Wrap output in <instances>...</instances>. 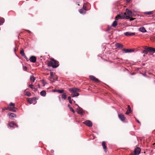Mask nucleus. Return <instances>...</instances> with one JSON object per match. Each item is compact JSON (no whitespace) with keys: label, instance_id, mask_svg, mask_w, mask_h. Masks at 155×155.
<instances>
[{"label":"nucleus","instance_id":"nucleus-1","mask_svg":"<svg viewBox=\"0 0 155 155\" xmlns=\"http://www.w3.org/2000/svg\"><path fill=\"white\" fill-rule=\"evenodd\" d=\"M51 61H49L48 63V66L52 67L53 68H56L59 66L58 62L54 59H51Z\"/></svg>","mask_w":155,"mask_h":155},{"label":"nucleus","instance_id":"nucleus-2","mask_svg":"<svg viewBox=\"0 0 155 155\" xmlns=\"http://www.w3.org/2000/svg\"><path fill=\"white\" fill-rule=\"evenodd\" d=\"M80 91V89L76 88H72L69 89V91L72 94V97L78 96L79 94L78 92H79Z\"/></svg>","mask_w":155,"mask_h":155},{"label":"nucleus","instance_id":"nucleus-3","mask_svg":"<svg viewBox=\"0 0 155 155\" xmlns=\"http://www.w3.org/2000/svg\"><path fill=\"white\" fill-rule=\"evenodd\" d=\"M86 4H84L83 8L80 9L79 10V13L82 14H84L86 12L87 9H86Z\"/></svg>","mask_w":155,"mask_h":155},{"label":"nucleus","instance_id":"nucleus-4","mask_svg":"<svg viewBox=\"0 0 155 155\" xmlns=\"http://www.w3.org/2000/svg\"><path fill=\"white\" fill-rule=\"evenodd\" d=\"M140 148L137 147L135 148L134 152H132L130 155H138L140 153Z\"/></svg>","mask_w":155,"mask_h":155},{"label":"nucleus","instance_id":"nucleus-5","mask_svg":"<svg viewBox=\"0 0 155 155\" xmlns=\"http://www.w3.org/2000/svg\"><path fill=\"white\" fill-rule=\"evenodd\" d=\"M89 78L92 81L96 82L98 83L100 82V81L97 78H96L94 76L91 75L89 76Z\"/></svg>","mask_w":155,"mask_h":155},{"label":"nucleus","instance_id":"nucleus-6","mask_svg":"<svg viewBox=\"0 0 155 155\" xmlns=\"http://www.w3.org/2000/svg\"><path fill=\"white\" fill-rule=\"evenodd\" d=\"M8 125L11 127H18V125L13 121H12L9 123Z\"/></svg>","mask_w":155,"mask_h":155},{"label":"nucleus","instance_id":"nucleus-7","mask_svg":"<svg viewBox=\"0 0 155 155\" xmlns=\"http://www.w3.org/2000/svg\"><path fill=\"white\" fill-rule=\"evenodd\" d=\"M77 112L78 114H81V115H83L84 114V112L83 110L82 109L81 107L79 108H77Z\"/></svg>","mask_w":155,"mask_h":155},{"label":"nucleus","instance_id":"nucleus-8","mask_svg":"<svg viewBox=\"0 0 155 155\" xmlns=\"http://www.w3.org/2000/svg\"><path fill=\"white\" fill-rule=\"evenodd\" d=\"M119 118L122 121H124L126 119L124 115L122 114H120L118 115Z\"/></svg>","mask_w":155,"mask_h":155},{"label":"nucleus","instance_id":"nucleus-9","mask_svg":"<svg viewBox=\"0 0 155 155\" xmlns=\"http://www.w3.org/2000/svg\"><path fill=\"white\" fill-rule=\"evenodd\" d=\"M143 48L145 49V50L143 51V53L145 54H147L148 52H149V47L145 46H144Z\"/></svg>","mask_w":155,"mask_h":155},{"label":"nucleus","instance_id":"nucleus-10","mask_svg":"<svg viewBox=\"0 0 155 155\" xmlns=\"http://www.w3.org/2000/svg\"><path fill=\"white\" fill-rule=\"evenodd\" d=\"M124 34L127 36H130L135 35V33H131L129 32H127L124 33Z\"/></svg>","mask_w":155,"mask_h":155},{"label":"nucleus","instance_id":"nucleus-11","mask_svg":"<svg viewBox=\"0 0 155 155\" xmlns=\"http://www.w3.org/2000/svg\"><path fill=\"white\" fill-rule=\"evenodd\" d=\"M29 60L31 62L35 63L36 61V58L35 56H32L30 57Z\"/></svg>","mask_w":155,"mask_h":155},{"label":"nucleus","instance_id":"nucleus-12","mask_svg":"<svg viewBox=\"0 0 155 155\" xmlns=\"http://www.w3.org/2000/svg\"><path fill=\"white\" fill-rule=\"evenodd\" d=\"M125 17H123L122 16H121L120 15H117L115 17V19L116 20H117L119 19H125Z\"/></svg>","mask_w":155,"mask_h":155},{"label":"nucleus","instance_id":"nucleus-13","mask_svg":"<svg viewBox=\"0 0 155 155\" xmlns=\"http://www.w3.org/2000/svg\"><path fill=\"white\" fill-rule=\"evenodd\" d=\"M126 14H127V15L129 16H133L132 12L129 10L128 9H126Z\"/></svg>","mask_w":155,"mask_h":155},{"label":"nucleus","instance_id":"nucleus-14","mask_svg":"<svg viewBox=\"0 0 155 155\" xmlns=\"http://www.w3.org/2000/svg\"><path fill=\"white\" fill-rule=\"evenodd\" d=\"M115 46L117 48H122L124 47L123 45L122 44L118 43L115 44Z\"/></svg>","mask_w":155,"mask_h":155},{"label":"nucleus","instance_id":"nucleus-15","mask_svg":"<svg viewBox=\"0 0 155 155\" xmlns=\"http://www.w3.org/2000/svg\"><path fill=\"white\" fill-rule=\"evenodd\" d=\"M122 51L125 53H128L133 51L134 50L133 49H123L122 50Z\"/></svg>","mask_w":155,"mask_h":155},{"label":"nucleus","instance_id":"nucleus-16","mask_svg":"<svg viewBox=\"0 0 155 155\" xmlns=\"http://www.w3.org/2000/svg\"><path fill=\"white\" fill-rule=\"evenodd\" d=\"M35 101V98L33 97L32 98H29L28 100V101L30 104H32L34 101Z\"/></svg>","mask_w":155,"mask_h":155},{"label":"nucleus","instance_id":"nucleus-17","mask_svg":"<svg viewBox=\"0 0 155 155\" xmlns=\"http://www.w3.org/2000/svg\"><path fill=\"white\" fill-rule=\"evenodd\" d=\"M127 111L125 113V114L127 115L129 114L130 113L132 112L131 107L130 105H127Z\"/></svg>","mask_w":155,"mask_h":155},{"label":"nucleus","instance_id":"nucleus-18","mask_svg":"<svg viewBox=\"0 0 155 155\" xmlns=\"http://www.w3.org/2000/svg\"><path fill=\"white\" fill-rule=\"evenodd\" d=\"M102 146L105 152L107 151V147L106 146V143L104 141H103L102 143Z\"/></svg>","mask_w":155,"mask_h":155},{"label":"nucleus","instance_id":"nucleus-19","mask_svg":"<svg viewBox=\"0 0 155 155\" xmlns=\"http://www.w3.org/2000/svg\"><path fill=\"white\" fill-rule=\"evenodd\" d=\"M8 115L11 118H14L16 117V115L12 113H8Z\"/></svg>","mask_w":155,"mask_h":155},{"label":"nucleus","instance_id":"nucleus-20","mask_svg":"<svg viewBox=\"0 0 155 155\" xmlns=\"http://www.w3.org/2000/svg\"><path fill=\"white\" fill-rule=\"evenodd\" d=\"M149 52L154 53L155 52V48L152 47H149Z\"/></svg>","mask_w":155,"mask_h":155},{"label":"nucleus","instance_id":"nucleus-21","mask_svg":"<svg viewBox=\"0 0 155 155\" xmlns=\"http://www.w3.org/2000/svg\"><path fill=\"white\" fill-rule=\"evenodd\" d=\"M9 109L11 111L15 112L16 111L17 108L15 107H9Z\"/></svg>","mask_w":155,"mask_h":155},{"label":"nucleus","instance_id":"nucleus-22","mask_svg":"<svg viewBox=\"0 0 155 155\" xmlns=\"http://www.w3.org/2000/svg\"><path fill=\"white\" fill-rule=\"evenodd\" d=\"M117 20H115V21H114L112 23L111 26L113 27H116L117 26Z\"/></svg>","mask_w":155,"mask_h":155},{"label":"nucleus","instance_id":"nucleus-23","mask_svg":"<svg viewBox=\"0 0 155 155\" xmlns=\"http://www.w3.org/2000/svg\"><path fill=\"white\" fill-rule=\"evenodd\" d=\"M46 92L45 91L43 90L40 92V95L43 97H45L46 96Z\"/></svg>","mask_w":155,"mask_h":155},{"label":"nucleus","instance_id":"nucleus-24","mask_svg":"<svg viewBox=\"0 0 155 155\" xmlns=\"http://www.w3.org/2000/svg\"><path fill=\"white\" fill-rule=\"evenodd\" d=\"M139 31L142 32H146V30L144 27H142L140 28Z\"/></svg>","mask_w":155,"mask_h":155},{"label":"nucleus","instance_id":"nucleus-25","mask_svg":"<svg viewBox=\"0 0 155 155\" xmlns=\"http://www.w3.org/2000/svg\"><path fill=\"white\" fill-rule=\"evenodd\" d=\"M120 15L121 16H122L123 17H125V19H126V17L127 16V14H126V12H124V13H122L121 12V13H120Z\"/></svg>","mask_w":155,"mask_h":155},{"label":"nucleus","instance_id":"nucleus-26","mask_svg":"<svg viewBox=\"0 0 155 155\" xmlns=\"http://www.w3.org/2000/svg\"><path fill=\"white\" fill-rule=\"evenodd\" d=\"M61 98L64 100H65L67 98V95L66 93H64L61 96Z\"/></svg>","mask_w":155,"mask_h":155},{"label":"nucleus","instance_id":"nucleus-27","mask_svg":"<svg viewBox=\"0 0 155 155\" xmlns=\"http://www.w3.org/2000/svg\"><path fill=\"white\" fill-rule=\"evenodd\" d=\"M4 21V19L3 18H0V25L3 24Z\"/></svg>","mask_w":155,"mask_h":155},{"label":"nucleus","instance_id":"nucleus-28","mask_svg":"<svg viewBox=\"0 0 155 155\" xmlns=\"http://www.w3.org/2000/svg\"><path fill=\"white\" fill-rule=\"evenodd\" d=\"M92 122L89 120H88V127H92Z\"/></svg>","mask_w":155,"mask_h":155},{"label":"nucleus","instance_id":"nucleus-29","mask_svg":"<svg viewBox=\"0 0 155 155\" xmlns=\"http://www.w3.org/2000/svg\"><path fill=\"white\" fill-rule=\"evenodd\" d=\"M25 94L28 97H30L31 96V93L28 91H25Z\"/></svg>","mask_w":155,"mask_h":155},{"label":"nucleus","instance_id":"nucleus-30","mask_svg":"<svg viewBox=\"0 0 155 155\" xmlns=\"http://www.w3.org/2000/svg\"><path fill=\"white\" fill-rule=\"evenodd\" d=\"M144 14H146L148 15H150L152 14H153V12L150 11V12H146L144 13Z\"/></svg>","mask_w":155,"mask_h":155},{"label":"nucleus","instance_id":"nucleus-31","mask_svg":"<svg viewBox=\"0 0 155 155\" xmlns=\"http://www.w3.org/2000/svg\"><path fill=\"white\" fill-rule=\"evenodd\" d=\"M126 17V19H129L130 21H131L134 20V19H135L134 18H131L130 17H129V16H127Z\"/></svg>","mask_w":155,"mask_h":155},{"label":"nucleus","instance_id":"nucleus-32","mask_svg":"<svg viewBox=\"0 0 155 155\" xmlns=\"http://www.w3.org/2000/svg\"><path fill=\"white\" fill-rule=\"evenodd\" d=\"M20 53L22 56H24L25 55L24 52V51L23 49L20 51Z\"/></svg>","mask_w":155,"mask_h":155},{"label":"nucleus","instance_id":"nucleus-33","mask_svg":"<svg viewBox=\"0 0 155 155\" xmlns=\"http://www.w3.org/2000/svg\"><path fill=\"white\" fill-rule=\"evenodd\" d=\"M31 78H33V79L32 80L33 81V82H34L35 81V78L33 75H32V76H31V77H30V80L31 81Z\"/></svg>","mask_w":155,"mask_h":155},{"label":"nucleus","instance_id":"nucleus-34","mask_svg":"<svg viewBox=\"0 0 155 155\" xmlns=\"http://www.w3.org/2000/svg\"><path fill=\"white\" fill-rule=\"evenodd\" d=\"M56 91H57L58 92V93H63L64 91V90L63 89L61 90H57Z\"/></svg>","mask_w":155,"mask_h":155},{"label":"nucleus","instance_id":"nucleus-35","mask_svg":"<svg viewBox=\"0 0 155 155\" xmlns=\"http://www.w3.org/2000/svg\"><path fill=\"white\" fill-rule=\"evenodd\" d=\"M50 78L52 79L53 78V73L52 71L50 72Z\"/></svg>","mask_w":155,"mask_h":155},{"label":"nucleus","instance_id":"nucleus-36","mask_svg":"<svg viewBox=\"0 0 155 155\" xmlns=\"http://www.w3.org/2000/svg\"><path fill=\"white\" fill-rule=\"evenodd\" d=\"M70 110L73 113H75V111L73 109V108L71 107H70Z\"/></svg>","mask_w":155,"mask_h":155},{"label":"nucleus","instance_id":"nucleus-37","mask_svg":"<svg viewBox=\"0 0 155 155\" xmlns=\"http://www.w3.org/2000/svg\"><path fill=\"white\" fill-rule=\"evenodd\" d=\"M9 105L10 106H12V107H15V104H14L12 103V102H11L9 104Z\"/></svg>","mask_w":155,"mask_h":155},{"label":"nucleus","instance_id":"nucleus-38","mask_svg":"<svg viewBox=\"0 0 155 155\" xmlns=\"http://www.w3.org/2000/svg\"><path fill=\"white\" fill-rule=\"evenodd\" d=\"M42 83L43 84V86H45V84H46V83L45 82V81L43 80L42 81Z\"/></svg>","mask_w":155,"mask_h":155},{"label":"nucleus","instance_id":"nucleus-39","mask_svg":"<svg viewBox=\"0 0 155 155\" xmlns=\"http://www.w3.org/2000/svg\"><path fill=\"white\" fill-rule=\"evenodd\" d=\"M33 85L32 84H31L29 85V87L31 89H33L34 88H33Z\"/></svg>","mask_w":155,"mask_h":155},{"label":"nucleus","instance_id":"nucleus-40","mask_svg":"<svg viewBox=\"0 0 155 155\" xmlns=\"http://www.w3.org/2000/svg\"><path fill=\"white\" fill-rule=\"evenodd\" d=\"M83 124L87 126V120H86L83 123Z\"/></svg>","mask_w":155,"mask_h":155},{"label":"nucleus","instance_id":"nucleus-41","mask_svg":"<svg viewBox=\"0 0 155 155\" xmlns=\"http://www.w3.org/2000/svg\"><path fill=\"white\" fill-rule=\"evenodd\" d=\"M68 99L69 100H71V97L70 96H69L68 97Z\"/></svg>","mask_w":155,"mask_h":155},{"label":"nucleus","instance_id":"nucleus-42","mask_svg":"<svg viewBox=\"0 0 155 155\" xmlns=\"http://www.w3.org/2000/svg\"><path fill=\"white\" fill-rule=\"evenodd\" d=\"M150 39L152 41H153L154 39H155V38L154 37H151L150 38Z\"/></svg>","mask_w":155,"mask_h":155},{"label":"nucleus","instance_id":"nucleus-43","mask_svg":"<svg viewBox=\"0 0 155 155\" xmlns=\"http://www.w3.org/2000/svg\"><path fill=\"white\" fill-rule=\"evenodd\" d=\"M25 59L26 60L28 59V58L26 56V55H25L24 56H23Z\"/></svg>","mask_w":155,"mask_h":155},{"label":"nucleus","instance_id":"nucleus-44","mask_svg":"<svg viewBox=\"0 0 155 155\" xmlns=\"http://www.w3.org/2000/svg\"><path fill=\"white\" fill-rule=\"evenodd\" d=\"M24 68L25 70H26L27 69V67L26 66H25L24 67Z\"/></svg>","mask_w":155,"mask_h":155},{"label":"nucleus","instance_id":"nucleus-45","mask_svg":"<svg viewBox=\"0 0 155 155\" xmlns=\"http://www.w3.org/2000/svg\"><path fill=\"white\" fill-rule=\"evenodd\" d=\"M75 106L77 107V108H79L80 107L78 106V105L77 104H75Z\"/></svg>","mask_w":155,"mask_h":155},{"label":"nucleus","instance_id":"nucleus-46","mask_svg":"<svg viewBox=\"0 0 155 155\" xmlns=\"http://www.w3.org/2000/svg\"><path fill=\"white\" fill-rule=\"evenodd\" d=\"M69 103L71 104L72 103V102L71 100H69Z\"/></svg>","mask_w":155,"mask_h":155},{"label":"nucleus","instance_id":"nucleus-47","mask_svg":"<svg viewBox=\"0 0 155 155\" xmlns=\"http://www.w3.org/2000/svg\"><path fill=\"white\" fill-rule=\"evenodd\" d=\"M27 31L29 34H30L31 33V31H30L29 30H27Z\"/></svg>","mask_w":155,"mask_h":155},{"label":"nucleus","instance_id":"nucleus-48","mask_svg":"<svg viewBox=\"0 0 155 155\" xmlns=\"http://www.w3.org/2000/svg\"><path fill=\"white\" fill-rule=\"evenodd\" d=\"M110 28H111V27H108V28L107 30H108V31L110 30Z\"/></svg>","mask_w":155,"mask_h":155},{"label":"nucleus","instance_id":"nucleus-49","mask_svg":"<svg viewBox=\"0 0 155 155\" xmlns=\"http://www.w3.org/2000/svg\"><path fill=\"white\" fill-rule=\"evenodd\" d=\"M127 2H129L130 0H126Z\"/></svg>","mask_w":155,"mask_h":155},{"label":"nucleus","instance_id":"nucleus-50","mask_svg":"<svg viewBox=\"0 0 155 155\" xmlns=\"http://www.w3.org/2000/svg\"><path fill=\"white\" fill-rule=\"evenodd\" d=\"M136 120L139 124H140V122L138 120Z\"/></svg>","mask_w":155,"mask_h":155},{"label":"nucleus","instance_id":"nucleus-51","mask_svg":"<svg viewBox=\"0 0 155 155\" xmlns=\"http://www.w3.org/2000/svg\"><path fill=\"white\" fill-rule=\"evenodd\" d=\"M54 152V151L53 150H51V153H53Z\"/></svg>","mask_w":155,"mask_h":155},{"label":"nucleus","instance_id":"nucleus-52","mask_svg":"<svg viewBox=\"0 0 155 155\" xmlns=\"http://www.w3.org/2000/svg\"><path fill=\"white\" fill-rule=\"evenodd\" d=\"M38 87L39 88L40 87V85L39 84H38Z\"/></svg>","mask_w":155,"mask_h":155},{"label":"nucleus","instance_id":"nucleus-53","mask_svg":"<svg viewBox=\"0 0 155 155\" xmlns=\"http://www.w3.org/2000/svg\"><path fill=\"white\" fill-rule=\"evenodd\" d=\"M68 107H69V108H70V107H71V106H70V105L69 104H68Z\"/></svg>","mask_w":155,"mask_h":155},{"label":"nucleus","instance_id":"nucleus-54","mask_svg":"<svg viewBox=\"0 0 155 155\" xmlns=\"http://www.w3.org/2000/svg\"><path fill=\"white\" fill-rule=\"evenodd\" d=\"M33 89H35V91H37V90H36V88H34Z\"/></svg>","mask_w":155,"mask_h":155},{"label":"nucleus","instance_id":"nucleus-55","mask_svg":"<svg viewBox=\"0 0 155 155\" xmlns=\"http://www.w3.org/2000/svg\"><path fill=\"white\" fill-rule=\"evenodd\" d=\"M56 90H54V91H54V92H57V91H56Z\"/></svg>","mask_w":155,"mask_h":155},{"label":"nucleus","instance_id":"nucleus-56","mask_svg":"<svg viewBox=\"0 0 155 155\" xmlns=\"http://www.w3.org/2000/svg\"><path fill=\"white\" fill-rule=\"evenodd\" d=\"M15 50H16L15 48L14 49V50L15 52Z\"/></svg>","mask_w":155,"mask_h":155},{"label":"nucleus","instance_id":"nucleus-57","mask_svg":"<svg viewBox=\"0 0 155 155\" xmlns=\"http://www.w3.org/2000/svg\"><path fill=\"white\" fill-rule=\"evenodd\" d=\"M145 56V54H143V56L144 57V56Z\"/></svg>","mask_w":155,"mask_h":155},{"label":"nucleus","instance_id":"nucleus-58","mask_svg":"<svg viewBox=\"0 0 155 155\" xmlns=\"http://www.w3.org/2000/svg\"><path fill=\"white\" fill-rule=\"evenodd\" d=\"M33 78H31V81H32Z\"/></svg>","mask_w":155,"mask_h":155}]
</instances>
